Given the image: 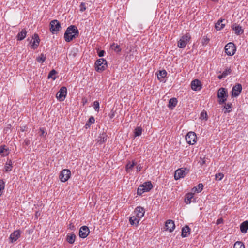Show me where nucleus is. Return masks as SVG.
<instances>
[{
  "mask_svg": "<svg viewBox=\"0 0 248 248\" xmlns=\"http://www.w3.org/2000/svg\"><path fill=\"white\" fill-rule=\"evenodd\" d=\"M111 48L116 52H119L121 51V49L120 48V46L115 43L112 44L110 46Z\"/></svg>",
  "mask_w": 248,
  "mask_h": 248,
  "instance_id": "obj_32",
  "label": "nucleus"
},
{
  "mask_svg": "<svg viewBox=\"0 0 248 248\" xmlns=\"http://www.w3.org/2000/svg\"><path fill=\"white\" fill-rule=\"evenodd\" d=\"M232 28L235 31V33L237 35H240L244 32L242 27L239 25L234 24L232 26Z\"/></svg>",
  "mask_w": 248,
  "mask_h": 248,
  "instance_id": "obj_19",
  "label": "nucleus"
},
{
  "mask_svg": "<svg viewBox=\"0 0 248 248\" xmlns=\"http://www.w3.org/2000/svg\"><path fill=\"white\" fill-rule=\"evenodd\" d=\"M177 102V100L176 98L170 99L169 102V107L173 108L176 106Z\"/></svg>",
  "mask_w": 248,
  "mask_h": 248,
  "instance_id": "obj_29",
  "label": "nucleus"
},
{
  "mask_svg": "<svg viewBox=\"0 0 248 248\" xmlns=\"http://www.w3.org/2000/svg\"><path fill=\"white\" fill-rule=\"evenodd\" d=\"M140 219L137 216H133L130 217L129 219V222L132 225L137 226L139 223Z\"/></svg>",
  "mask_w": 248,
  "mask_h": 248,
  "instance_id": "obj_23",
  "label": "nucleus"
},
{
  "mask_svg": "<svg viewBox=\"0 0 248 248\" xmlns=\"http://www.w3.org/2000/svg\"><path fill=\"white\" fill-rule=\"evenodd\" d=\"M225 53L229 56L233 55L236 51V47L234 43L230 42L225 46Z\"/></svg>",
  "mask_w": 248,
  "mask_h": 248,
  "instance_id": "obj_6",
  "label": "nucleus"
},
{
  "mask_svg": "<svg viewBox=\"0 0 248 248\" xmlns=\"http://www.w3.org/2000/svg\"><path fill=\"white\" fill-rule=\"evenodd\" d=\"M4 188V183L3 180H0V193L2 192V190Z\"/></svg>",
  "mask_w": 248,
  "mask_h": 248,
  "instance_id": "obj_44",
  "label": "nucleus"
},
{
  "mask_svg": "<svg viewBox=\"0 0 248 248\" xmlns=\"http://www.w3.org/2000/svg\"><path fill=\"white\" fill-rule=\"evenodd\" d=\"M190 38V34L189 33H186L185 35L183 36L178 42V46L181 48L185 47Z\"/></svg>",
  "mask_w": 248,
  "mask_h": 248,
  "instance_id": "obj_5",
  "label": "nucleus"
},
{
  "mask_svg": "<svg viewBox=\"0 0 248 248\" xmlns=\"http://www.w3.org/2000/svg\"><path fill=\"white\" fill-rule=\"evenodd\" d=\"M186 140L189 144H195L197 140L196 134L193 132H188L186 136Z\"/></svg>",
  "mask_w": 248,
  "mask_h": 248,
  "instance_id": "obj_10",
  "label": "nucleus"
},
{
  "mask_svg": "<svg viewBox=\"0 0 248 248\" xmlns=\"http://www.w3.org/2000/svg\"><path fill=\"white\" fill-rule=\"evenodd\" d=\"M188 170L186 168H180L175 171L174 174V179L176 180L184 178L188 173Z\"/></svg>",
  "mask_w": 248,
  "mask_h": 248,
  "instance_id": "obj_7",
  "label": "nucleus"
},
{
  "mask_svg": "<svg viewBox=\"0 0 248 248\" xmlns=\"http://www.w3.org/2000/svg\"><path fill=\"white\" fill-rule=\"evenodd\" d=\"M56 73V71L54 69L52 70L48 75V78H52L53 80H55L56 79V77L54 76Z\"/></svg>",
  "mask_w": 248,
  "mask_h": 248,
  "instance_id": "obj_35",
  "label": "nucleus"
},
{
  "mask_svg": "<svg viewBox=\"0 0 248 248\" xmlns=\"http://www.w3.org/2000/svg\"><path fill=\"white\" fill-rule=\"evenodd\" d=\"M105 51L104 50H100L98 52V55L99 57H101L104 56Z\"/></svg>",
  "mask_w": 248,
  "mask_h": 248,
  "instance_id": "obj_47",
  "label": "nucleus"
},
{
  "mask_svg": "<svg viewBox=\"0 0 248 248\" xmlns=\"http://www.w3.org/2000/svg\"><path fill=\"white\" fill-rule=\"evenodd\" d=\"M190 229L188 226H186L184 227H183L182 229V234L181 236L182 237H187L190 233Z\"/></svg>",
  "mask_w": 248,
  "mask_h": 248,
  "instance_id": "obj_20",
  "label": "nucleus"
},
{
  "mask_svg": "<svg viewBox=\"0 0 248 248\" xmlns=\"http://www.w3.org/2000/svg\"><path fill=\"white\" fill-rule=\"evenodd\" d=\"M23 144H24L26 146L29 145L30 144V140L28 139H26L24 140Z\"/></svg>",
  "mask_w": 248,
  "mask_h": 248,
  "instance_id": "obj_50",
  "label": "nucleus"
},
{
  "mask_svg": "<svg viewBox=\"0 0 248 248\" xmlns=\"http://www.w3.org/2000/svg\"><path fill=\"white\" fill-rule=\"evenodd\" d=\"M13 162L11 160H8L7 162L5 163V166H4V171L5 172H8L12 170V169L13 168Z\"/></svg>",
  "mask_w": 248,
  "mask_h": 248,
  "instance_id": "obj_22",
  "label": "nucleus"
},
{
  "mask_svg": "<svg viewBox=\"0 0 248 248\" xmlns=\"http://www.w3.org/2000/svg\"><path fill=\"white\" fill-rule=\"evenodd\" d=\"M167 75V72L165 70L159 71V73L157 75L158 78H164Z\"/></svg>",
  "mask_w": 248,
  "mask_h": 248,
  "instance_id": "obj_38",
  "label": "nucleus"
},
{
  "mask_svg": "<svg viewBox=\"0 0 248 248\" xmlns=\"http://www.w3.org/2000/svg\"><path fill=\"white\" fill-rule=\"evenodd\" d=\"M89 228L86 226H83L79 229V235L80 237L85 238L89 235Z\"/></svg>",
  "mask_w": 248,
  "mask_h": 248,
  "instance_id": "obj_12",
  "label": "nucleus"
},
{
  "mask_svg": "<svg viewBox=\"0 0 248 248\" xmlns=\"http://www.w3.org/2000/svg\"><path fill=\"white\" fill-rule=\"evenodd\" d=\"M242 91V86L240 84H237L233 87L232 92V96H238Z\"/></svg>",
  "mask_w": 248,
  "mask_h": 248,
  "instance_id": "obj_15",
  "label": "nucleus"
},
{
  "mask_svg": "<svg viewBox=\"0 0 248 248\" xmlns=\"http://www.w3.org/2000/svg\"><path fill=\"white\" fill-rule=\"evenodd\" d=\"M95 122V119L93 117H91L88 121L87 122L86 124V126H90V125L92 124H93Z\"/></svg>",
  "mask_w": 248,
  "mask_h": 248,
  "instance_id": "obj_41",
  "label": "nucleus"
},
{
  "mask_svg": "<svg viewBox=\"0 0 248 248\" xmlns=\"http://www.w3.org/2000/svg\"><path fill=\"white\" fill-rule=\"evenodd\" d=\"M107 136L105 133H103L100 134L99 137L98 138V142L99 144H102L105 142L107 140Z\"/></svg>",
  "mask_w": 248,
  "mask_h": 248,
  "instance_id": "obj_26",
  "label": "nucleus"
},
{
  "mask_svg": "<svg viewBox=\"0 0 248 248\" xmlns=\"http://www.w3.org/2000/svg\"><path fill=\"white\" fill-rule=\"evenodd\" d=\"M66 94L67 88L63 86L60 88V90L57 93L56 97L60 101H62L65 99Z\"/></svg>",
  "mask_w": 248,
  "mask_h": 248,
  "instance_id": "obj_11",
  "label": "nucleus"
},
{
  "mask_svg": "<svg viewBox=\"0 0 248 248\" xmlns=\"http://www.w3.org/2000/svg\"><path fill=\"white\" fill-rule=\"evenodd\" d=\"M224 20V19H220L217 23H216L215 24V28L217 31H219L224 27L225 24L222 23Z\"/></svg>",
  "mask_w": 248,
  "mask_h": 248,
  "instance_id": "obj_25",
  "label": "nucleus"
},
{
  "mask_svg": "<svg viewBox=\"0 0 248 248\" xmlns=\"http://www.w3.org/2000/svg\"><path fill=\"white\" fill-rule=\"evenodd\" d=\"M96 70L98 72L103 71L107 66V61L103 58L97 60L95 62Z\"/></svg>",
  "mask_w": 248,
  "mask_h": 248,
  "instance_id": "obj_4",
  "label": "nucleus"
},
{
  "mask_svg": "<svg viewBox=\"0 0 248 248\" xmlns=\"http://www.w3.org/2000/svg\"><path fill=\"white\" fill-rule=\"evenodd\" d=\"M134 213L136 216L139 218L141 219L144 216L145 213L144 209L140 206L137 207L134 211Z\"/></svg>",
  "mask_w": 248,
  "mask_h": 248,
  "instance_id": "obj_17",
  "label": "nucleus"
},
{
  "mask_svg": "<svg viewBox=\"0 0 248 248\" xmlns=\"http://www.w3.org/2000/svg\"><path fill=\"white\" fill-rule=\"evenodd\" d=\"M1 193H0V196L1 195Z\"/></svg>",
  "mask_w": 248,
  "mask_h": 248,
  "instance_id": "obj_56",
  "label": "nucleus"
},
{
  "mask_svg": "<svg viewBox=\"0 0 248 248\" xmlns=\"http://www.w3.org/2000/svg\"><path fill=\"white\" fill-rule=\"evenodd\" d=\"M79 32L77 28L74 25L68 27L64 33V39L66 42H69L73 39L77 37Z\"/></svg>",
  "mask_w": 248,
  "mask_h": 248,
  "instance_id": "obj_1",
  "label": "nucleus"
},
{
  "mask_svg": "<svg viewBox=\"0 0 248 248\" xmlns=\"http://www.w3.org/2000/svg\"><path fill=\"white\" fill-rule=\"evenodd\" d=\"M93 108L97 112L99 111V103L97 101H95L93 104Z\"/></svg>",
  "mask_w": 248,
  "mask_h": 248,
  "instance_id": "obj_39",
  "label": "nucleus"
},
{
  "mask_svg": "<svg viewBox=\"0 0 248 248\" xmlns=\"http://www.w3.org/2000/svg\"><path fill=\"white\" fill-rule=\"evenodd\" d=\"M0 154L1 156H5L8 155L9 152L7 149L5 148V146H1L0 147Z\"/></svg>",
  "mask_w": 248,
  "mask_h": 248,
  "instance_id": "obj_31",
  "label": "nucleus"
},
{
  "mask_svg": "<svg viewBox=\"0 0 248 248\" xmlns=\"http://www.w3.org/2000/svg\"><path fill=\"white\" fill-rule=\"evenodd\" d=\"M136 169H137V170L138 171H140L141 169H142V167L141 166V165L140 164L139 165H138L137 166H136Z\"/></svg>",
  "mask_w": 248,
  "mask_h": 248,
  "instance_id": "obj_51",
  "label": "nucleus"
},
{
  "mask_svg": "<svg viewBox=\"0 0 248 248\" xmlns=\"http://www.w3.org/2000/svg\"><path fill=\"white\" fill-rule=\"evenodd\" d=\"M39 132H40V136L46 137L47 135L46 131L43 128H40Z\"/></svg>",
  "mask_w": 248,
  "mask_h": 248,
  "instance_id": "obj_42",
  "label": "nucleus"
},
{
  "mask_svg": "<svg viewBox=\"0 0 248 248\" xmlns=\"http://www.w3.org/2000/svg\"><path fill=\"white\" fill-rule=\"evenodd\" d=\"M20 236V232L19 230L15 231L11 234L9 237V239L11 243L16 242Z\"/></svg>",
  "mask_w": 248,
  "mask_h": 248,
  "instance_id": "obj_16",
  "label": "nucleus"
},
{
  "mask_svg": "<svg viewBox=\"0 0 248 248\" xmlns=\"http://www.w3.org/2000/svg\"><path fill=\"white\" fill-rule=\"evenodd\" d=\"M194 193H188L186 195V197L185 198V202L186 204H189L191 202V200L193 198Z\"/></svg>",
  "mask_w": 248,
  "mask_h": 248,
  "instance_id": "obj_30",
  "label": "nucleus"
},
{
  "mask_svg": "<svg viewBox=\"0 0 248 248\" xmlns=\"http://www.w3.org/2000/svg\"><path fill=\"white\" fill-rule=\"evenodd\" d=\"M46 57L44 54H41V55L36 58L37 61L39 63H43L45 61Z\"/></svg>",
  "mask_w": 248,
  "mask_h": 248,
  "instance_id": "obj_33",
  "label": "nucleus"
},
{
  "mask_svg": "<svg viewBox=\"0 0 248 248\" xmlns=\"http://www.w3.org/2000/svg\"><path fill=\"white\" fill-rule=\"evenodd\" d=\"M39 42H40V39H39V37L38 34H34L33 35L32 39L30 42V44L31 46V48L33 49H36L38 47V46L39 44Z\"/></svg>",
  "mask_w": 248,
  "mask_h": 248,
  "instance_id": "obj_13",
  "label": "nucleus"
},
{
  "mask_svg": "<svg viewBox=\"0 0 248 248\" xmlns=\"http://www.w3.org/2000/svg\"><path fill=\"white\" fill-rule=\"evenodd\" d=\"M231 72L232 70L230 68H229L223 71L222 73L224 77H226L227 75L231 74Z\"/></svg>",
  "mask_w": 248,
  "mask_h": 248,
  "instance_id": "obj_45",
  "label": "nucleus"
},
{
  "mask_svg": "<svg viewBox=\"0 0 248 248\" xmlns=\"http://www.w3.org/2000/svg\"><path fill=\"white\" fill-rule=\"evenodd\" d=\"M76 237V235L73 233H68L66 239L69 244H72L75 242Z\"/></svg>",
  "mask_w": 248,
  "mask_h": 248,
  "instance_id": "obj_21",
  "label": "nucleus"
},
{
  "mask_svg": "<svg viewBox=\"0 0 248 248\" xmlns=\"http://www.w3.org/2000/svg\"><path fill=\"white\" fill-rule=\"evenodd\" d=\"M166 230L169 231L170 232H172L175 228L174 222L172 220H168L165 223Z\"/></svg>",
  "mask_w": 248,
  "mask_h": 248,
  "instance_id": "obj_18",
  "label": "nucleus"
},
{
  "mask_svg": "<svg viewBox=\"0 0 248 248\" xmlns=\"http://www.w3.org/2000/svg\"><path fill=\"white\" fill-rule=\"evenodd\" d=\"M217 97L219 98L218 103L219 104H222L225 103L227 100L228 97L227 90L224 88H220L217 92Z\"/></svg>",
  "mask_w": 248,
  "mask_h": 248,
  "instance_id": "obj_3",
  "label": "nucleus"
},
{
  "mask_svg": "<svg viewBox=\"0 0 248 248\" xmlns=\"http://www.w3.org/2000/svg\"><path fill=\"white\" fill-rule=\"evenodd\" d=\"M191 87L194 91H200L202 88V84L199 80L194 79L191 83Z\"/></svg>",
  "mask_w": 248,
  "mask_h": 248,
  "instance_id": "obj_14",
  "label": "nucleus"
},
{
  "mask_svg": "<svg viewBox=\"0 0 248 248\" xmlns=\"http://www.w3.org/2000/svg\"><path fill=\"white\" fill-rule=\"evenodd\" d=\"M204 43H207L208 42V41H209L208 39H204Z\"/></svg>",
  "mask_w": 248,
  "mask_h": 248,
  "instance_id": "obj_54",
  "label": "nucleus"
},
{
  "mask_svg": "<svg viewBox=\"0 0 248 248\" xmlns=\"http://www.w3.org/2000/svg\"><path fill=\"white\" fill-rule=\"evenodd\" d=\"M225 78V77H224V76L223 75V73H222V74H221V75H219V76H218V78L219 79H222V78Z\"/></svg>",
  "mask_w": 248,
  "mask_h": 248,
  "instance_id": "obj_52",
  "label": "nucleus"
},
{
  "mask_svg": "<svg viewBox=\"0 0 248 248\" xmlns=\"http://www.w3.org/2000/svg\"><path fill=\"white\" fill-rule=\"evenodd\" d=\"M71 176V171L69 170L64 169L60 173L59 179L61 182L67 181Z\"/></svg>",
  "mask_w": 248,
  "mask_h": 248,
  "instance_id": "obj_9",
  "label": "nucleus"
},
{
  "mask_svg": "<svg viewBox=\"0 0 248 248\" xmlns=\"http://www.w3.org/2000/svg\"><path fill=\"white\" fill-rule=\"evenodd\" d=\"M152 188L153 185L150 181L145 182L139 186L137 190V194L141 195L145 192L149 191Z\"/></svg>",
  "mask_w": 248,
  "mask_h": 248,
  "instance_id": "obj_2",
  "label": "nucleus"
},
{
  "mask_svg": "<svg viewBox=\"0 0 248 248\" xmlns=\"http://www.w3.org/2000/svg\"><path fill=\"white\" fill-rule=\"evenodd\" d=\"M222 222V219H218L217 220V224H219L221 223Z\"/></svg>",
  "mask_w": 248,
  "mask_h": 248,
  "instance_id": "obj_53",
  "label": "nucleus"
},
{
  "mask_svg": "<svg viewBox=\"0 0 248 248\" xmlns=\"http://www.w3.org/2000/svg\"><path fill=\"white\" fill-rule=\"evenodd\" d=\"M61 28L60 23L57 20H53L50 23V30L52 33H57Z\"/></svg>",
  "mask_w": 248,
  "mask_h": 248,
  "instance_id": "obj_8",
  "label": "nucleus"
},
{
  "mask_svg": "<svg viewBox=\"0 0 248 248\" xmlns=\"http://www.w3.org/2000/svg\"><path fill=\"white\" fill-rule=\"evenodd\" d=\"M27 34V31L25 29H23L20 32H19L17 36V40H22L24 39Z\"/></svg>",
  "mask_w": 248,
  "mask_h": 248,
  "instance_id": "obj_27",
  "label": "nucleus"
},
{
  "mask_svg": "<svg viewBox=\"0 0 248 248\" xmlns=\"http://www.w3.org/2000/svg\"><path fill=\"white\" fill-rule=\"evenodd\" d=\"M205 158H201L200 160L199 161V163L200 165H203L205 163Z\"/></svg>",
  "mask_w": 248,
  "mask_h": 248,
  "instance_id": "obj_48",
  "label": "nucleus"
},
{
  "mask_svg": "<svg viewBox=\"0 0 248 248\" xmlns=\"http://www.w3.org/2000/svg\"><path fill=\"white\" fill-rule=\"evenodd\" d=\"M233 248H245L243 243L240 241H237L234 244Z\"/></svg>",
  "mask_w": 248,
  "mask_h": 248,
  "instance_id": "obj_36",
  "label": "nucleus"
},
{
  "mask_svg": "<svg viewBox=\"0 0 248 248\" xmlns=\"http://www.w3.org/2000/svg\"><path fill=\"white\" fill-rule=\"evenodd\" d=\"M200 118L201 119H205V120H207V112H204V111H202L201 112V115H200Z\"/></svg>",
  "mask_w": 248,
  "mask_h": 248,
  "instance_id": "obj_43",
  "label": "nucleus"
},
{
  "mask_svg": "<svg viewBox=\"0 0 248 248\" xmlns=\"http://www.w3.org/2000/svg\"><path fill=\"white\" fill-rule=\"evenodd\" d=\"M224 177V174L222 173H219L216 174L215 175V179L217 181L221 180Z\"/></svg>",
  "mask_w": 248,
  "mask_h": 248,
  "instance_id": "obj_40",
  "label": "nucleus"
},
{
  "mask_svg": "<svg viewBox=\"0 0 248 248\" xmlns=\"http://www.w3.org/2000/svg\"><path fill=\"white\" fill-rule=\"evenodd\" d=\"M85 4L83 3H81L80 5V11L81 12H83L86 10Z\"/></svg>",
  "mask_w": 248,
  "mask_h": 248,
  "instance_id": "obj_46",
  "label": "nucleus"
},
{
  "mask_svg": "<svg viewBox=\"0 0 248 248\" xmlns=\"http://www.w3.org/2000/svg\"><path fill=\"white\" fill-rule=\"evenodd\" d=\"M203 185L202 183L199 184L196 186L194 187L192 189V191L194 192L199 193L203 189Z\"/></svg>",
  "mask_w": 248,
  "mask_h": 248,
  "instance_id": "obj_28",
  "label": "nucleus"
},
{
  "mask_svg": "<svg viewBox=\"0 0 248 248\" xmlns=\"http://www.w3.org/2000/svg\"><path fill=\"white\" fill-rule=\"evenodd\" d=\"M74 226H72V227H70V228H71V229H73V228H74Z\"/></svg>",
  "mask_w": 248,
  "mask_h": 248,
  "instance_id": "obj_55",
  "label": "nucleus"
},
{
  "mask_svg": "<svg viewBox=\"0 0 248 248\" xmlns=\"http://www.w3.org/2000/svg\"><path fill=\"white\" fill-rule=\"evenodd\" d=\"M135 163L134 161H132V163L129 162L127 163L126 166V170L127 171H129L130 170H131L133 167L135 165Z\"/></svg>",
  "mask_w": 248,
  "mask_h": 248,
  "instance_id": "obj_37",
  "label": "nucleus"
},
{
  "mask_svg": "<svg viewBox=\"0 0 248 248\" xmlns=\"http://www.w3.org/2000/svg\"><path fill=\"white\" fill-rule=\"evenodd\" d=\"M240 228L242 233H246L248 229V221H245L242 222L240 225Z\"/></svg>",
  "mask_w": 248,
  "mask_h": 248,
  "instance_id": "obj_24",
  "label": "nucleus"
},
{
  "mask_svg": "<svg viewBox=\"0 0 248 248\" xmlns=\"http://www.w3.org/2000/svg\"><path fill=\"white\" fill-rule=\"evenodd\" d=\"M142 133V128L140 127H137L135 129L134 135L135 137L140 136Z\"/></svg>",
  "mask_w": 248,
  "mask_h": 248,
  "instance_id": "obj_34",
  "label": "nucleus"
},
{
  "mask_svg": "<svg viewBox=\"0 0 248 248\" xmlns=\"http://www.w3.org/2000/svg\"><path fill=\"white\" fill-rule=\"evenodd\" d=\"M232 107V105L231 103H228L227 104L225 105L224 106V108H226V110H228L230 108H231Z\"/></svg>",
  "mask_w": 248,
  "mask_h": 248,
  "instance_id": "obj_49",
  "label": "nucleus"
}]
</instances>
